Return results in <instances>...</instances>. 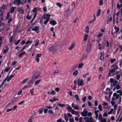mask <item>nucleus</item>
<instances>
[{"instance_id": "nucleus-1", "label": "nucleus", "mask_w": 122, "mask_h": 122, "mask_svg": "<svg viewBox=\"0 0 122 122\" xmlns=\"http://www.w3.org/2000/svg\"><path fill=\"white\" fill-rule=\"evenodd\" d=\"M57 46H53L50 47L49 49L50 51H52L53 53L57 50Z\"/></svg>"}, {"instance_id": "nucleus-2", "label": "nucleus", "mask_w": 122, "mask_h": 122, "mask_svg": "<svg viewBox=\"0 0 122 122\" xmlns=\"http://www.w3.org/2000/svg\"><path fill=\"white\" fill-rule=\"evenodd\" d=\"M113 97L112 99V101H114L116 99H117L119 98V95L117 94V93H115L113 95Z\"/></svg>"}, {"instance_id": "nucleus-3", "label": "nucleus", "mask_w": 122, "mask_h": 122, "mask_svg": "<svg viewBox=\"0 0 122 122\" xmlns=\"http://www.w3.org/2000/svg\"><path fill=\"white\" fill-rule=\"evenodd\" d=\"M88 111H87L85 109L83 112H81V114L83 116L85 117L87 116Z\"/></svg>"}, {"instance_id": "nucleus-4", "label": "nucleus", "mask_w": 122, "mask_h": 122, "mask_svg": "<svg viewBox=\"0 0 122 122\" xmlns=\"http://www.w3.org/2000/svg\"><path fill=\"white\" fill-rule=\"evenodd\" d=\"M78 86H81L84 85L83 80L79 78L78 79Z\"/></svg>"}, {"instance_id": "nucleus-5", "label": "nucleus", "mask_w": 122, "mask_h": 122, "mask_svg": "<svg viewBox=\"0 0 122 122\" xmlns=\"http://www.w3.org/2000/svg\"><path fill=\"white\" fill-rule=\"evenodd\" d=\"M16 98H14L6 106L7 107H9L10 105L13 104L14 103V102H16Z\"/></svg>"}, {"instance_id": "nucleus-6", "label": "nucleus", "mask_w": 122, "mask_h": 122, "mask_svg": "<svg viewBox=\"0 0 122 122\" xmlns=\"http://www.w3.org/2000/svg\"><path fill=\"white\" fill-rule=\"evenodd\" d=\"M14 3L15 4H18V6L21 4L23 5L24 4L23 2L21 1V0H15Z\"/></svg>"}, {"instance_id": "nucleus-7", "label": "nucleus", "mask_w": 122, "mask_h": 122, "mask_svg": "<svg viewBox=\"0 0 122 122\" xmlns=\"http://www.w3.org/2000/svg\"><path fill=\"white\" fill-rule=\"evenodd\" d=\"M50 16L51 15L48 14H44L43 15L42 18L45 19H46V20H47L48 19H49V20L50 19Z\"/></svg>"}, {"instance_id": "nucleus-8", "label": "nucleus", "mask_w": 122, "mask_h": 122, "mask_svg": "<svg viewBox=\"0 0 122 122\" xmlns=\"http://www.w3.org/2000/svg\"><path fill=\"white\" fill-rule=\"evenodd\" d=\"M106 93L107 94V95L105 96V98L106 99L110 98L111 95L112 94L111 92H107Z\"/></svg>"}, {"instance_id": "nucleus-9", "label": "nucleus", "mask_w": 122, "mask_h": 122, "mask_svg": "<svg viewBox=\"0 0 122 122\" xmlns=\"http://www.w3.org/2000/svg\"><path fill=\"white\" fill-rule=\"evenodd\" d=\"M13 77L14 75H11L9 76H8L5 79L7 81H9Z\"/></svg>"}, {"instance_id": "nucleus-10", "label": "nucleus", "mask_w": 122, "mask_h": 122, "mask_svg": "<svg viewBox=\"0 0 122 122\" xmlns=\"http://www.w3.org/2000/svg\"><path fill=\"white\" fill-rule=\"evenodd\" d=\"M76 45V43L75 42H74L69 47L68 49L70 50H71Z\"/></svg>"}, {"instance_id": "nucleus-11", "label": "nucleus", "mask_w": 122, "mask_h": 122, "mask_svg": "<svg viewBox=\"0 0 122 122\" xmlns=\"http://www.w3.org/2000/svg\"><path fill=\"white\" fill-rule=\"evenodd\" d=\"M39 27L38 26H37L34 28L32 29V30L34 31H35L36 32H37V33H38L39 32L38 31H37L39 30Z\"/></svg>"}, {"instance_id": "nucleus-12", "label": "nucleus", "mask_w": 122, "mask_h": 122, "mask_svg": "<svg viewBox=\"0 0 122 122\" xmlns=\"http://www.w3.org/2000/svg\"><path fill=\"white\" fill-rule=\"evenodd\" d=\"M71 106L72 107H73L75 109L77 110H79V107L77 105L75 106L74 105V104L73 103L72 104Z\"/></svg>"}, {"instance_id": "nucleus-13", "label": "nucleus", "mask_w": 122, "mask_h": 122, "mask_svg": "<svg viewBox=\"0 0 122 122\" xmlns=\"http://www.w3.org/2000/svg\"><path fill=\"white\" fill-rule=\"evenodd\" d=\"M50 23L53 25H56V22L54 20H51L50 21Z\"/></svg>"}, {"instance_id": "nucleus-14", "label": "nucleus", "mask_w": 122, "mask_h": 122, "mask_svg": "<svg viewBox=\"0 0 122 122\" xmlns=\"http://www.w3.org/2000/svg\"><path fill=\"white\" fill-rule=\"evenodd\" d=\"M18 11L22 14H23L24 13V11L22 9V8L19 7L18 8Z\"/></svg>"}, {"instance_id": "nucleus-15", "label": "nucleus", "mask_w": 122, "mask_h": 122, "mask_svg": "<svg viewBox=\"0 0 122 122\" xmlns=\"http://www.w3.org/2000/svg\"><path fill=\"white\" fill-rule=\"evenodd\" d=\"M85 122H94L92 117H91L89 119H87Z\"/></svg>"}, {"instance_id": "nucleus-16", "label": "nucleus", "mask_w": 122, "mask_h": 122, "mask_svg": "<svg viewBox=\"0 0 122 122\" xmlns=\"http://www.w3.org/2000/svg\"><path fill=\"white\" fill-rule=\"evenodd\" d=\"M16 7H12L11 8L10 11V12L11 13H12L14 12L15 10L16 9Z\"/></svg>"}, {"instance_id": "nucleus-17", "label": "nucleus", "mask_w": 122, "mask_h": 122, "mask_svg": "<svg viewBox=\"0 0 122 122\" xmlns=\"http://www.w3.org/2000/svg\"><path fill=\"white\" fill-rule=\"evenodd\" d=\"M88 35L87 34H86L84 35L83 40L84 41H86L88 38Z\"/></svg>"}, {"instance_id": "nucleus-18", "label": "nucleus", "mask_w": 122, "mask_h": 122, "mask_svg": "<svg viewBox=\"0 0 122 122\" xmlns=\"http://www.w3.org/2000/svg\"><path fill=\"white\" fill-rule=\"evenodd\" d=\"M99 120L100 122H107V119L105 118H103L102 119H101Z\"/></svg>"}, {"instance_id": "nucleus-19", "label": "nucleus", "mask_w": 122, "mask_h": 122, "mask_svg": "<svg viewBox=\"0 0 122 122\" xmlns=\"http://www.w3.org/2000/svg\"><path fill=\"white\" fill-rule=\"evenodd\" d=\"M87 46L88 47L87 48V49H88L90 50L91 49V46L90 43V42L89 41L87 43Z\"/></svg>"}, {"instance_id": "nucleus-20", "label": "nucleus", "mask_w": 122, "mask_h": 122, "mask_svg": "<svg viewBox=\"0 0 122 122\" xmlns=\"http://www.w3.org/2000/svg\"><path fill=\"white\" fill-rule=\"evenodd\" d=\"M8 46L6 47V48L5 49H4V53H7L8 51Z\"/></svg>"}, {"instance_id": "nucleus-21", "label": "nucleus", "mask_w": 122, "mask_h": 122, "mask_svg": "<svg viewBox=\"0 0 122 122\" xmlns=\"http://www.w3.org/2000/svg\"><path fill=\"white\" fill-rule=\"evenodd\" d=\"M41 81V80L40 79L39 80L36 81L35 82V84L34 85L35 86H36V85H38V84L40 83V81Z\"/></svg>"}, {"instance_id": "nucleus-22", "label": "nucleus", "mask_w": 122, "mask_h": 122, "mask_svg": "<svg viewBox=\"0 0 122 122\" xmlns=\"http://www.w3.org/2000/svg\"><path fill=\"white\" fill-rule=\"evenodd\" d=\"M89 27L88 26H86L85 28V32L87 33H88L89 32Z\"/></svg>"}, {"instance_id": "nucleus-23", "label": "nucleus", "mask_w": 122, "mask_h": 122, "mask_svg": "<svg viewBox=\"0 0 122 122\" xmlns=\"http://www.w3.org/2000/svg\"><path fill=\"white\" fill-rule=\"evenodd\" d=\"M75 97L76 98V99L77 101H79L80 99L79 98V97L76 94L75 95Z\"/></svg>"}, {"instance_id": "nucleus-24", "label": "nucleus", "mask_w": 122, "mask_h": 122, "mask_svg": "<svg viewBox=\"0 0 122 122\" xmlns=\"http://www.w3.org/2000/svg\"><path fill=\"white\" fill-rule=\"evenodd\" d=\"M101 10L100 9H99L98 10L97 14V17H98L100 15L101 13Z\"/></svg>"}, {"instance_id": "nucleus-25", "label": "nucleus", "mask_w": 122, "mask_h": 122, "mask_svg": "<svg viewBox=\"0 0 122 122\" xmlns=\"http://www.w3.org/2000/svg\"><path fill=\"white\" fill-rule=\"evenodd\" d=\"M33 115H32L30 117V118H29V119L28 120V122H32V119L33 118Z\"/></svg>"}, {"instance_id": "nucleus-26", "label": "nucleus", "mask_w": 122, "mask_h": 122, "mask_svg": "<svg viewBox=\"0 0 122 122\" xmlns=\"http://www.w3.org/2000/svg\"><path fill=\"white\" fill-rule=\"evenodd\" d=\"M83 65V63H81L78 65V67L79 68H81L82 67Z\"/></svg>"}, {"instance_id": "nucleus-27", "label": "nucleus", "mask_w": 122, "mask_h": 122, "mask_svg": "<svg viewBox=\"0 0 122 122\" xmlns=\"http://www.w3.org/2000/svg\"><path fill=\"white\" fill-rule=\"evenodd\" d=\"M64 118L65 120L66 121H67L68 120V117L66 115V114L65 113L64 114Z\"/></svg>"}, {"instance_id": "nucleus-28", "label": "nucleus", "mask_w": 122, "mask_h": 122, "mask_svg": "<svg viewBox=\"0 0 122 122\" xmlns=\"http://www.w3.org/2000/svg\"><path fill=\"white\" fill-rule=\"evenodd\" d=\"M78 72L77 70H76L74 72L73 74L74 75L76 76L78 74Z\"/></svg>"}, {"instance_id": "nucleus-29", "label": "nucleus", "mask_w": 122, "mask_h": 122, "mask_svg": "<svg viewBox=\"0 0 122 122\" xmlns=\"http://www.w3.org/2000/svg\"><path fill=\"white\" fill-rule=\"evenodd\" d=\"M66 109L68 110H69L70 112H71V111L72 109L71 107H70L69 105H68V106L67 107Z\"/></svg>"}, {"instance_id": "nucleus-30", "label": "nucleus", "mask_w": 122, "mask_h": 122, "mask_svg": "<svg viewBox=\"0 0 122 122\" xmlns=\"http://www.w3.org/2000/svg\"><path fill=\"white\" fill-rule=\"evenodd\" d=\"M87 57V56L86 55H83L82 56V59L81 61L83 60V59H84L85 58H86Z\"/></svg>"}, {"instance_id": "nucleus-31", "label": "nucleus", "mask_w": 122, "mask_h": 122, "mask_svg": "<svg viewBox=\"0 0 122 122\" xmlns=\"http://www.w3.org/2000/svg\"><path fill=\"white\" fill-rule=\"evenodd\" d=\"M117 92L118 93H120L119 95L121 96L122 95V91L121 90H119L117 91Z\"/></svg>"}, {"instance_id": "nucleus-32", "label": "nucleus", "mask_w": 122, "mask_h": 122, "mask_svg": "<svg viewBox=\"0 0 122 122\" xmlns=\"http://www.w3.org/2000/svg\"><path fill=\"white\" fill-rule=\"evenodd\" d=\"M118 83V81H114L113 82V85L114 86H115L116 85H117Z\"/></svg>"}, {"instance_id": "nucleus-33", "label": "nucleus", "mask_w": 122, "mask_h": 122, "mask_svg": "<svg viewBox=\"0 0 122 122\" xmlns=\"http://www.w3.org/2000/svg\"><path fill=\"white\" fill-rule=\"evenodd\" d=\"M57 106H60L61 107H64L65 106V105L64 104H61L59 103H58L57 104Z\"/></svg>"}, {"instance_id": "nucleus-34", "label": "nucleus", "mask_w": 122, "mask_h": 122, "mask_svg": "<svg viewBox=\"0 0 122 122\" xmlns=\"http://www.w3.org/2000/svg\"><path fill=\"white\" fill-rule=\"evenodd\" d=\"M115 29L116 30V32H117L119 30V28L118 27H116V26L115 27Z\"/></svg>"}, {"instance_id": "nucleus-35", "label": "nucleus", "mask_w": 122, "mask_h": 122, "mask_svg": "<svg viewBox=\"0 0 122 122\" xmlns=\"http://www.w3.org/2000/svg\"><path fill=\"white\" fill-rule=\"evenodd\" d=\"M25 53L24 52H22L20 53L19 55V56L20 57H21L23 55L25 54Z\"/></svg>"}, {"instance_id": "nucleus-36", "label": "nucleus", "mask_w": 122, "mask_h": 122, "mask_svg": "<svg viewBox=\"0 0 122 122\" xmlns=\"http://www.w3.org/2000/svg\"><path fill=\"white\" fill-rule=\"evenodd\" d=\"M56 93V92L53 90H52L51 92H50V94H52V95H54Z\"/></svg>"}, {"instance_id": "nucleus-37", "label": "nucleus", "mask_w": 122, "mask_h": 122, "mask_svg": "<svg viewBox=\"0 0 122 122\" xmlns=\"http://www.w3.org/2000/svg\"><path fill=\"white\" fill-rule=\"evenodd\" d=\"M77 65L74 66L72 68V70L74 71L76 70L77 68Z\"/></svg>"}, {"instance_id": "nucleus-38", "label": "nucleus", "mask_w": 122, "mask_h": 122, "mask_svg": "<svg viewBox=\"0 0 122 122\" xmlns=\"http://www.w3.org/2000/svg\"><path fill=\"white\" fill-rule=\"evenodd\" d=\"M67 90H68L69 91V92H67V93H68L69 95H70L71 96H72V91H69V89H68Z\"/></svg>"}, {"instance_id": "nucleus-39", "label": "nucleus", "mask_w": 122, "mask_h": 122, "mask_svg": "<svg viewBox=\"0 0 122 122\" xmlns=\"http://www.w3.org/2000/svg\"><path fill=\"white\" fill-rule=\"evenodd\" d=\"M32 40L31 41H28L26 43V44H31L32 43Z\"/></svg>"}, {"instance_id": "nucleus-40", "label": "nucleus", "mask_w": 122, "mask_h": 122, "mask_svg": "<svg viewBox=\"0 0 122 122\" xmlns=\"http://www.w3.org/2000/svg\"><path fill=\"white\" fill-rule=\"evenodd\" d=\"M83 118L82 117H81L79 118V122H84V121H82V120Z\"/></svg>"}, {"instance_id": "nucleus-41", "label": "nucleus", "mask_w": 122, "mask_h": 122, "mask_svg": "<svg viewBox=\"0 0 122 122\" xmlns=\"http://www.w3.org/2000/svg\"><path fill=\"white\" fill-rule=\"evenodd\" d=\"M28 78L25 79H24V80H23L22 82V83L23 84L25 83L28 80Z\"/></svg>"}, {"instance_id": "nucleus-42", "label": "nucleus", "mask_w": 122, "mask_h": 122, "mask_svg": "<svg viewBox=\"0 0 122 122\" xmlns=\"http://www.w3.org/2000/svg\"><path fill=\"white\" fill-rule=\"evenodd\" d=\"M39 40H37L36 41V43L35 44V46H36L38 45L39 44Z\"/></svg>"}, {"instance_id": "nucleus-43", "label": "nucleus", "mask_w": 122, "mask_h": 122, "mask_svg": "<svg viewBox=\"0 0 122 122\" xmlns=\"http://www.w3.org/2000/svg\"><path fill=\"white\" fill-rule=\"evenodd\" d=\"M120 117H119L117 120L116 122L118 121H119V122H121L122 120V116L121 117L120 119H119Z\"/></svg>"}, {"instance_id": "nucleus-44", "label": "nucleus", "mask_w": 122, "mask_h": 122, "mask_svg": "<svg viewBox=\"0 0 122 122\" xmlns=\"http://www.w3.org/2000/svg\"><path fill=\"white\" fill-rule=\"evenodd\" d=\"M120 77V76L119 75L117 74L116 75V78L117 80H118Z\"/></svg>"}, {"instance_id": "nucleus-45", "label": "nucleus", "mask_w": 122, "mask_h": 122, "mask_svg": "<svg viewBox=\"0 0 122 122\" xmlns=\"http://www.w3.org/2000/svg\"><path fill=\"white\" fill-rule=\"evenodd\" d=\"M98 108L100 111H102V109L101 105H99L98 107Z\"/></svg>"}, {"instance_id": "nucleus-46", "label": "nucleus", "mask_w": 122, "mask_h": 122, "mask_svg": "<svg viewBox=\"0 0 122 122\" xmlns=\"http://www.w3.org/2000/svg\"><path fill=\"white\" fill-rule=\"evenodd\" d=\"M56 5L60 8H61V4L59 3H56Z\"/></svg>"}, {"instance_id": "nucleus-47", "label": "nucleus", "mask_w": 122, "mask_h": 122, "mask_svg": "<svg viewBox=\"0 0 122 122\" xmlns=\"http://www.w3.org/2000/svg\"><path fill=\"white\" fill-rule=\"evenodd\" d=\"M43 11L44 12H46L47 8L46 7H44L43 8Z\"/></svg>"}, {"instance_id": "nucleus-48", "label": "nucleus", "mask_w": 122, "mask_h": 122, "mask_svg": "<svg viewBox=\"0 0 122 122\" xmlns=\"http://www.w3.org/2000/svg\"><path fill=\"white\" fill-rule=\"evenodd\" d=\"M42 54H36V57H41V55Z\"/></svg>"}, {"instance_id": "nucleus-49", "label": "nucleus", "mask_w": 122, "mask_h": 122, "mask_svg": "<svg viewBox=\"0 0 122 122\" xmlns=\"http://www.w3.org/2000/svg\"><path fill=\"white\" fill-rule=\"evenodd\" d=\"M116 60L115 59H111L110 60L111 63H113V62H114L116 61Z\"/></svg>"}, {"instance_id": "nucleus-50", "label": "nucleus", "mask_w": 122, "mask_h": 122, "mask_svg": "<svg viewBox=\"0 0 122 122\" xmlns=\"http://www.w3.org/2000/svg\"><path fill=\"white\" fill-rule=\"evenodd\" d=\"M103 118L102 117V115L101 114H99V120H100L101 119Z\"/></svg>"}, {"instance_id": "nucleus-51", "label": "nucleus", "mask_w": 122, "mask_h": 122, "mask_svg": "<svg viewBox=\"0 0 122 122\" xmlns=\"http://www.w3.org/2000/svg\"><path fill=\"white\" fill-rule=\"evenodd\" d=\"M100 59L101 60H103L104 59V56L101 55L100 57Z\"/></svg>"}, {"instance_id": "nucleus-52", "label": "nucleus", "mask_w": 122, "mask_h": 122, "mask_svg": "<svg viewBox=\"0 0 122 122\" xmlns=\"http://www.w3.org/2000/svg\"><path fill=\"white\" fill-rule=\"evenodd\" d=\"M103 34L101 33H100L98 35H97L98 37H101L103 35Z\"/></svg>"}, {"instance_id": "nucleus-53", "label": "nucleus", "mask_w": 122, "mask_h": 122, "mask_svg": "<svg viewBox=\"0 0 122 122\" xmlns=\"http://www.w3.org/2000/svg\"><path fill=\"white\" fill-rule=\"evenodd\" d=\"M37 8L36 7H35L34 9L33 10L32 12L33 13L35 12L36 11Z\"/></svg>"}, {"instance_id": "nucleus-54", "label": "nucleus", "mask_w": 122, "mask_h": 122, "mask_svg": "<svg viewBox=\"0 0 122 122\" xmlns=\"http://www.w3.org/2000/svg\"><path fill=\"white\" fill-rule=\"evenodd\" d=\"M103 4V0H100V5H102Z\"/></svg>"}, {"instance_id": "nucleus-55", "label": "nucleus", "mask_w": 122, "mask_h": 122, "mask_svg": "<svg viewBox=\"0 0 122 122\" xmlns=\"http://www.w3.org/2000/svg\"><path fill=\"white\" fill-rule=\"evenodd\" d=\"M43 18H41L40 21V23L41 24H42L43 23Z\"/></svg>"}, {"instance_id": "nucleus-56", "label": "nucleus", "mask_w": 122, "mask_h": 122, "mask_svg": "<svg viewBox=\"0 0 122 122\" xmlns=\"http://www.w3.org/2000/svg\"><path fill=\"white\" fill-rule=\"evenodd\" d=\"M59 72V71L58 70H56L55 71L53 72V73L54 74H55V73H58Z\"/></svg>"}, {"instance_id": "nucleus-57", "label": "nucleus", "mask_w": 122, "mask_h": 122, "mask_svg": "<svg viewBox=\"0 0 122 122\" xmlns=\"http://www.w3.org/2000/svg\"><path fill=\"white\" fill-rule=\"evenodd\" d=\"M118 69V67L116 66L114 67V68L113 69V70H114V71H115L116 70H117Z\"/></svg>"}, {"instance_id": "nucleus-58", "label": "nucleus", "mask_w": 122, "mask_h": 122, "mask_svg": "<svg viewBox=\"0 0 122 122\" xmlns=\"http://www.w3.org/2000/svg\"><path fill=\"white\" fill-rule=\"evenodd\" d=\"M113 110V108H112L110 111L108 112V114H111L112 112V111Z\"/></svg>"}, {"instance_id": "nucleus-59", "label": "nucleus", "mask_w": 122, "mask_h": 122, "mask_svg": "<svg viewBox=\"0 0 122 122\" xmlns=\"http://www.w3.org/2000/svg\"><path fill=\"white\" fill-rule=\"evenodd\" d=\"M31 16H29L28 15H27L26 16V18L28 19H31Z\"/></svg>"}, {"instance_id": "nucleus-60", "label": "nucleus", "mask_w": 122, "mask_h": 122, "mask_svg": "<svg viewBox=\"0 0 122 122\" xmlns=\"http://www.w3.org/2000/svg\"><path fill=\"white\" fill-rule=\"evenodd\" d=\"M10 69V68H6L5 69L4 71L7 72Z\"/></svg>"}, {"instance_id": "nucleus-61", "label": "nucleus", "mask_w": 122, "mask_h": 122, "mask_svg": "<svg viewBox=\"0 0 122 122\" xmlns=\"http://www.w3.org/2000/svg\"><path fill=\"white\" fill-rule=\"evenodd\" d=\"M8 20V23H9L10 22L12 21V18H9L8 19H7Z\"/></svg>"}, {"instance_id": "nucleus-62", "label": "nucleus", "mask_w": 122, "mask_h": 122, "mask_svg": "<svg viewBox=\"0 0 122 122\" xmlns=\"http://www.w3.org/2000/svg\"><path fill=\"white\" fill-rule=\"evenodd\" d=\"M48 112L49 113H51L52 114H53V111L51 110H48Z\"/></svg>"}, {"instance_id": "nucleus-63", "label": "nucleus", "mask_w": 122, "mask_h": 122, "mask_svg": "<svg viewBox=\"0 0 122 122\" xmlns=\"http://www.w3.org/2000/svg\"><path fill=\"white\" fill-rule=\"evenodd\" d=\"M114 81V80H113V79L112 78H111L110 79L109 81L110 82L112 83L113 82V81Z\"/></svg>"}, {"instance_id": "nucleus-64", "label": "nucleus", "mask_w": 122, "mask_h": 122, "mask_svg": "<svg viewBox=\"0 0 122 122\" xmlns=\"http://www.w3.org/2000/svg\"><path fill=\"white\" fill-rule=\"evenodd\" d=\"M92 114L91 112H89L88 113L87 116H92Z\"/></svg>"}]
</instances>
